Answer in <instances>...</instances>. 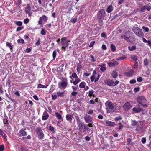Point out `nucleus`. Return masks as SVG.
Returning <instances> with one entry per match:
<instances>
[{
    "mask_svg": "<svg viewBox=\"0 0 151 151\" xmlns=\"http://www.w3.org/2000/svg\"><path fill=\"white\" fill-rule=\"evenodd\" d=\"M77 124L78 127V131L80 132H85L89 129L88 125L85 124L83 122L79 121L77 122Z\"/></svg>",
    "mask_w": 151,
    "mask_h": 151,
    "instance_id": "obj_1",
    "label": "nucleus"
},
{
    "mask_svg": "<svg viewBox=\"0 0 151 151\" xmlns=\"http://www.w3.org/2000/svg\"><path fill=\"white\" fill-rule=\"evenodd\" d=\"M137 101L139 104L144 107H147L148 106L147 100L144 96H140L137 99Z\"/></svg>",
    "mask_w": 151,
    "mask_h": 151,
    "instance_id": "obj_2",
    "label": "nucleus"
},
{
    "mask_svg": "<svg viewBox=\"0 0 151 151\" xmlns=\"http://www.w3.org/2000/svg\"><path fill=\"white\" fill-rule=\"evenodd\" d=\"M106 12L103 9H100L97 14L98 22L99 23H102L103 21L102 19L105 16Z\"/></svg>",
    "mask_w": 151,
    "mask_h": 151,
    "instance_id": "obj_3",
    "label": "nucleus"
},
{
    "mask_svg": "<svg viewBox=\"0 0 151 151\" xmlns=\"http://www.w3.org/2000/svg\"><path fill=\"white\" fill-rule=\"evenodd\" d=\"M132 31L137 36L139 37L143 36V34L141 29L136 27H134L132 29Z\"/></svg>",
    "mask_w": 151,
    "mask_h": 151,
    "instance_id": "obj_4",
    "label": "nucleus"
},
{
    "mask_svg": "<svg viewBox=\"0 0 151 151\" xmlns=\"http://www.w3.org/2000/svg\"><path fill=\"white\" fill-rule=\"evenodd\" d=\"M36 132L38 138L40 139H42L44 137V134L42 129L40 128H37Z\"/></svg>",
    "mask_w": 151,
    "mask_h": 151,
    "instance_id": "obj_5",
    "label": "nucleus"
},
{
    "mask_svg": "<svg viewBox=\"0 0 151 151\" xmlns=\"http://www.w3.org/2000/svg\"><path fill=\"white\" fill-rule=\"evenodd\" d=\"M106 108L107 109H110L111 111L114 110V104L110 101H108L105 103Z\"/></svg>",
    "mask_w": 151,
    "mask_h": 151,
    "instance_id": "obj_6",
    "label": "nucleus"
},
{
    "mask_svg": "<svg viewBox=\"0 0 151 151\" xmlns=\"http://www.w3.org/2000/svg\"><path fill=\"white\" fill-rule=\"evenodd\" d=\"M104 83L109 86H114V82L113 80L110 79L105 80L104 81Z\"/></svg>",
    "mask_w": 151,
    "mask_h": 151,
    "instance_id": "obj_7",
    "label": "nucleus"
},
{
    "mask_svg": "<svg viewBox=\"0 0 151 151\" xmlns=\"http://www.w3.org/2000/svg\"><path fill=\"white\" fill-rule=\"evenodd\" d=\"M68 85V81L67 79L66 78H63L62 81L61 82V86L63 87V89L66 88Z\"/></svg>",
    "mask_w": 151,
    "mask_h": 151,
    "instance_id": "obj_8",
    "label": "nucleus"
},
{
    "mask_svg": "<svg viewBox=\"0 0 151 151\" xmlns=\"http://www.w3.org/2000/svg\"><path fill=\"white\" fill-rule=\"evenodd\" d=\"M68 42H70V41H68V40H66L64 42H61L62 45L63 46L62 47V49H63L64 51H65L66 50V47H68Z\"/></svg>",
    "mask_w": 151,
    "mask_h": 151,
    "instance_id": "obj_9",
    "label": "nucleus"
},
{
    "mask_svg": "<svg viewBox=\"0 0 151 151\" xmlns=\"http://www.w3.org/2000/svg\"><path fill=\"white\" fill-rule=\"evenodd\" d=\"M132 126H136L137 127L141 129V127L140 126V121H136L135 120H132Z\"/></svg>",
    "mask_w": 151,
    "mask_h": 151,
    "instance_id": "obj_10",
    "label": "nucleus"
},
{
    "mask_svg": "<svg viewBox=\"0 0 151 151\" xmlns=\"http://www.w3.org/2000/svg\"><path fill=\"white\" fill-rule=\"evenodd\" d=\"M31 7L30 4H28L27 5V7L25 9V12L27 14H28L30 16H31V14H30L31 12Z\"/></svg>",
    "mask_w": 151,
    "mask_h": 151,
    "instance_id": "obj_11",
    "label": "nucleus"
},
{
    "mask_svg": "<svg viewBox=\"0 0 151 151\" xmlns=\"http://www.w3.org/2000/svg\"><path fill=\"white\" fill-rule=\"evenodd\" d=\"M84 119L86 123H89L92 122L91 117L88 115H86L84 117Z\"/></svg>",
    "mask_w": 151,
    "mask_h": 151,
    "instance_id": "obj_12",
    "label": "nucleus"
},
{
    "mask_svg": "<svg viewBox=\"0 0 151 151\" xmlns=\"http://www.w3.org/2000/svg\"><path fill=\"white\" fill-rule=\"evenodd\" d=\"M131 107V105L128 102H127L123 106V107L125 110H129Z\"/></svg>",
    "mask_w": 151,
    "mask_h": 151,
    "instance_id": "obj_13",
    "label": "nucleus"
},
{
    "mask_svg": "<svg viewBox=\"0 0 151 151\" xmlns=\"http://www.w3.org/2000/svg\"><path fill=\"white\" fill-rule=\"evenodd\" d=\"M133 110L135 113H140L143 111V110L141 108H137L136 107H134L133 108Z\"/></svg>",
    "mask_w": 151,
    "mask_h": 151,
    "instance_id": "obj_14",
    "label": "nucleus"
},
{
    "mask_svg": "<svg viewBox=\"0 0 151 151\" xmlns=\"http://www.w3.org/2000/svg\"><path fill=\"white\" fill-rule=\"evenodd\" d=\"M105 123L108 126H113L116 125L114 122L110 121L107 120L105 122Z\"/></svg>",
    "mask_w": 151,
    "mask_h": 151,
    "instance_id": "obj_15",
    "label": "nucleus"
},
{
    "mask_svg": "<svg viewBox=\"0 0 151 151\" xmlns=\"http://www.w3.org/2000/svg\"><path fill=\"white\" fill-rule=\"evenodd\" d=\"M49 115L46 111H45L43 114L42 119L43 120H46L49 117Z\"/></svg>",
    "mask_w": 151,
    "mask_h": 151,
    "instance_id": "obj_16",
    "label": "nucleus"
},
{
    "mask_svg": "<svg viewBox=\"0 0 151 151\" xmlns=\"http://www.w3.org/2000/svg\"><path fill=\"white\" fill-rule=\"evenodd\" d=\"M73 117V116L72 115L69 114H67L66 116V119L70 122L72 120V118Z\"/></svg>",
    "mask_w": 151,
    "mask_h": 151,
    "instance_id": "obj_17",
    "label": "nucleus"
},
{
    "mask_svg": "<svg viewBox=\"0 0 151 151\" xmlns=\"http://www.w3.org/2000/svg\"><path fill=\"white\" fill-rule=\"evenodd\" d=\"M65 93V91H63L62 92L58 91L57 92L58 97H63L64 96Z\"/></svg>",
    "mask_w": 151,
    "mask_h": 151,
    "instance_id": "obj_18",
    "label": "nucleus"
},
{
    "mask_svg": "<svg viewBox=\"0 0 151 151\" xmlns=\"http://www.w3.org/2000/svg\"><path fill=\"white\" fill-rule=\"evenodd\" d=\"M111 76L113 78H116L118 76V73L115 71H113L112 73Z\"/></svg>",
    "mask_w": 151,
    "mask_h": 151,
    "instance_id": "obj_19",
    "label": "nucleus"
},
{
    "mask_svg": "<svg viewBox=\"0 0 151 151\" xmlns=\"http://www.w3.org/2000/svg\"><path fill=\"white\" fill-rule=\"evenodd\" d=\"M121 37L122 38L124 39L128 42L129 41H130L129 38V37L125 35H122Z\"/></svg>",
    "mask_w": 151,
    "mask_h": 151,
    "instance_id": "obj_20",
    "label": "nucleus"
},
{
    "mask_svg": "<svg viewBox=\"0 0 151 151\" xmlns=\"http://www.w3.org/2000/svg\"><path fill=\"white\" fill-rule=\"evenodd\" d=\"M19 135L21 136H24L26 134V132L24 130L22 129L20 130L19 132Z\"/></svg>",
    "mask_w": 151,
    "mask_h": 151,
    "instance_id": "obj_21",
    "label": "nucleus"
},
{
    "mask_svg": "<svg viewBox=\"0 0 151 151\" xmlns=\"http://www.w3.org/2000/svg\"><path fill=\"white\" fill-rule=\"evenodd\" d=\"M48 85H44L41 84H38L37 85V88H46Z\"/></svg>",
    "mask_w": 151,
    "mask_h": 151,
    "instance_id": "obj_22",
    "label": "nucleus"
},
{
    "mask_svg": "<svg viewBox=\"0 0 151 151\" xmlns=\"http://www.w3.org/2000/svg\"><path fill=\"white\" fill-rule=\"evenodd\" d=\"M113 10L112 6H109L107 8L106 11L107 12L109 13L111 12Z\"/></svg>",
    "mask_w": 151,
    "mask_h": 151,
    "instance_id": "obj_23",
    "label": "nucleus"
},
{
    "mask_svg": "<svg viewBox=\"0 0 151 151\" xmlns=\"http://www.w3.org/2000/svg\"><path fill=\"white\" fill-rule=\"evenodd\" d=\"M0 134L1 136L3 137L4 139H6V136L5 135V134L3 132L2 130L0 129Z\"/></svg>",
    "mask_w": 151,
    "mask_h": 151,
    "instance_id": "obj_24",
    "label": "nucleus"
},
{
    "mask_svg": "<svg viewBox=\"0 0 151 151\" xmlns=\"http://www.w3.org/2000/svg\"><path fill=\"white\" fill-rule=\"evenodd\" d=\"M134 71L133 70H131L129 72H127L125 73V74L126 75L130 76H132L134 73Z\"/></svg>",
    "mask_w": 151,
    "mask_h": 151,
    "instance_id": "obj_25",
    "label": "nucleus"
},
{
    "mask_svg": "<svg viewBox=\"0 0 151 151\" xmlns=\"http://www.w3.org/2000/svg\"><path fill=\"white\" fill-rule=\"evenodd\" d=\"M110 48L113 52H114L116 50V46L113 44H111V45Z\"/></svg>",
    "mask_w": 151,
    "mask_h": 151,
    "instance_id": "obj_26",
    "label": "nucleus"
},
{
    "mask_svg": "<svg viewBox=\"0 0 151 151\" xmlns=\"http://www.w3.org/2000/svg\"><path fill=\"white\" fill-rule=\"evenodd\" d=\"M47 17L45 15H43L42 17H40L39 19H42L45 22L47 21Z\"/></svg>",
    "mask_w": 151,
    "mask_h": 151,
    "instance_id": "obj_27",
    "label": "nucleus"
},
{
    "mask_svg": "<svg viewBox=\"0 0 151 151\" xmlns=\"http://www.w3.org/2000/svg\"><path fill=\"white\" fill-rule=\"evenodd\" d=\"M129 50L130 51H133L135 50L136 49V47L135 46H133L132 47L129 46L128 47Z\"/></svg>",
    "mask_w": 151,
    "mask_h": 151,
    "instance_id": "obj_28",
    "label": "nucleus"
},
{
    "mask_svg": "<svg viewBox=\"0 0 151 151\" xmlns=\"http://www.w3.org/2000/svg\"><path fill=\"white\" fill-rule=\"evenodd\" d=\"M85 83L84 82H81L79 85V86L81 88H83L85 87Z\"/></svg>",
    "mask_w": 151,
    "mask_h": 151,
    "instance_id": "obj_29",
    "label": "nucleus"
},
{
    "mask_svg": "<svg viewBox=\"0 0 151 151\" xmlns=\"http://www.w3.org/2000/svg\"><path fill=\"white\" fill-rule=\"evenodd\" d=\"M6 46L9 47L10 50L13 49V47L12 46V43L10 42H6Z\"/></svg>",
    "mask_w": 151,
    "mask_h": 151,
    "instance_id": "obj_30",
    "label": "nucleus"
},
{
    "mask_svg": "<svg viewBox=\"0 0 151 151\" xmlns=\"http://www.w3.org/2000/svg\"><path fill=\"white\" fill-rule=\"evenodd\" d=\"M131 58L132 59L135 61H137L138 60L137 56L135 55L132 56Z\"/></svg>",
    "mask_w": 151,
    "mask_h": 151,
    "instance_id": "obj_31",
    "label": "nucleus"
},
{
    "mask_svg": "<svg viewBox=\"0 0 151 151\" xmlns=\"http://www.w3.org/2000/svg\"><path fill=\"white\" fill-rule=\"evenodd\" d=\"M55 115L59 119H61L62 118L61 115L58 113H56Z\"/></svg>",
    "mask_w": 151,
    "mask_h": 151,
    "instance_id": "obj_32",
    "label": "nucleus"
},
{
    "mask_svg": "<svg viewBox=\"0 0 151 151\" xmlns=\"http://www.w3.org/2000/svg\"><path fill=\"white\" fill-rule=\"evenodd\" d=\"M126 58V57L125 56H123L121 57L117 58H116V60L118 61L122 60Z\"/></svg>",
    "mask_w": 151,
    "mask_h": 151,
    "instance_id": "obj_33",
    "label": "nucleus"
},
{
    "mask_svg": "<svg viewBox=\"0 0 151 151\" xmlns=\"http://www.w3.org/2000/svg\"><path fill=\"white\" fill-rule=\"evenodd\" d=\"M17 42L18 43H22L23 44L24 43V41L23 39H19L17 40Z\"/></svg>",
    "mask_w": 151,
    "mask_h": 151,
    "instance_id": "obj_34",
    "label": "nucleus"
},
{
    "mask_svg": "<svg viewBox=\"0 0 151 151\" xmlns=\"http://www.w3.org/2000/svg\"><path fill=\"white\" fill-rule=\"evenodd\" d=\"M51 96L52 97V99L54 100H55L57 99L58 96L57 95H56L55 94H52L51 95Z\"/></svg>",
    "mask_w": 151,
    "mask_h": 151,
    "instance_id": "obj_35",
    "label": "nucleus"
},
{
    "mask_svg": "<svg viewBox=\"0 0 151 151\" xmlns=\"http://www.w3.org/2000/svg\"><path fill=\"white\" fill-rule=\"evenodd\" d=\"M56 51L55 50L52 53V56L53 58V60H54L56 58Z\"/></svg>",
    "mask_w": 151,
    "mask_h": 151,
    "instance_id": "obj_36",
    "label": "nucleus"
},
{
    "mask_svg": "<svg viewBox=\"0 0 151 151\" xmlns=\"http://www.w3.org/2000/svg\"><path fill=\"white\" fill-rule=\"evenodd\" d=\"M144 65L145 66H147L149 64V62L148 60L147 59H145L144 60Z\"/></svg>",
    "mask_w": 151,
    "mask_h": 151,
    "instance_id": "obj_37",
    "label": "nucleus"
},
{
    "mask_svg": "<svg viewBox=\"0 0 151 151\" xmlns=\"http://www.w3.org/2000/svg\"><path fill=\"white\" fill-rule=\"evenodd\" d=\"M15 23L17 25L19 26H21L22 24V22L20 21H17Z\"/></svg>",
    "mask_w": 151,
    "mask_h": 151,
    "instance_id": "obj_38",
    "label": "nucleus"
},
{
    "mask_svg": "<svg viewBox=\"0 0 151 151\" xmlns=\"http://www.w3.org/2000/svg\"><path fill=\"white\" fill-rule=\"evenodd\" d=\"M72 76L73 78H75L76 79L77 78H78V77L76 73H73L72 75Z\"/></svg>",
    "mask_w": 151,
    "mask_h": 151,
    "instance_id": "obj_39",
    "label": "nucleus"
},
{
    "mask_svg": "<svg viewBox=\"0 0 151 151\" xmlns=\"http://www.w3.org/2000/svg\"><path fill=\"white\" fill-rule=\"evenodd\" d=\"M122 119V118L120 116L116 117L114 119L116 121H117Z\"/></svg>",
    "mask_w": 151,
    "mask_h": 151,
    "instance_id": "obj_40",
    "label": "nucleus"
},
{
    "mask_svg": "<svg viewBox=\"0 0 151 151\" xmlns=\"http://www.w3.org/2000/svg\"><path fill=\"white\" fill-rule=\"evenodd\" d=\"M3 122L4 124H7L8 123V120L6 118H4L3 119Z\"/></svg>",
    "mask_w": 151,
    "mask_h": 151,
    "instance_id": "obj_41",
    "label": "nucleus"
},
{
    "mask_svg": "<svg viewBox=\"0 0 151 151\" xmlns=\"http://www.w3.org/2000/svg\"><path fill=\"white\" fill-rule=\"evenodd\" d=\"M94 92V91H93L92 90H91L90 91H89V93L88 96L90 97L92 96V94Z\"/></svg>",
    "mask_w": 151,
    "mask_h": 151,
    "instance_id": "obj_42",
    "label": "nucleus"
},
{
    "mask_svg": "<svg viewBox=\"0 0 151 151\" xmlns=\"http://www.w3.org/2000/svg\"><path fill=\"white\" fill-rule=\"evenodd\" d=\"M145 7L146 9H147L148 11H149L151 9V7L148 6V5H145Z\"/></svg>",
    "mask_w": 151,
    "mask_h": 151,
    "instance_id": "obj_43",
    "label": "nucleus"
},
{
    "mask_svg": "<svg viewBox=\"0 0 151 151\" xmlns=\"http://www.w3.org/2000/svg\"><path fill=\"white\" fill-rule=\"evenodd\" d=\"M40 33L42 35H45L46 34L45 31V30L43 29L41 30Z\"/></svg>",
    "mask_w": 151,
    "mask_h": 151,
    "instance_id": "obj_44",
    "label": "nucleus"
},
{
    "mask_svg": "<svg viewBox=\"0 0 151 151\" xmlns=\"http://www.w3.org/2000/svg\"><path fill=\"white\" fill-rule=\"evenodd\" d=\"M57 69L58 70V71L60 72H62L63 71V68H61V67H59L57 68Z\"/></svg>",
    "mask_w": 151,
    "mask_h": 151,
    "instance_id": "obj_45",
    "label": "nucleus"
},
{
    "mask_svg": "<svg viewBox=\"0 0 151 151\" xmlns=\"http://www.w3.org/2000/svg\"><path fill=\"white\" fill-rule=\"evenodd\" d=\"M10 84H11V81L9 79L7 81V82L6 83V85H8V86L9 87H10Z\"/></svg>",
    "mask_w": 151,
    "mask_h": 151,
    "instance_id": "obj_46",
    "label": "nucleus"
},
{
    "mask_svg": "<svg viewBox=\"0 0 151 151\" xmlns=\"http://www.w3.org/2000/svg\"><path fill=\"white\" fill-rule=\"evenodd\" d=\"M142 78L141 77H140L137 78V80L138 82H141L142 81Z\"/></svg>",
    "mask_w": 151,
    "mask_h": 151,
    "instance_id": "obj_47",
    "label": "nucleus"
},
{
    "mask_svg": "<svg viewBox=\"0 0 151 151\" xmlns=\"http://www.w3.org/2000/svg\"><path fill=\"white\" fill-rule=\"evenodd\" d=\"M136 81L135 79H132L130 81V84H132L136 83Z\"/></svg>",
    "mask_w": 151,
    "mask_h": 151,
    "instance_id": "obj_48",
    "label": "nucleus"
},
{
    "mask_svg": "<svg viewBox=\"0 0 151 151\" xmlns=\"http://www.w3.org/2000/svg\"><path fill=\"white\" fill-rule=\"evenodd\" d=\"M108 65L110 67H113L115 66L114 64L111 62H110L109 63Z\"/></svg>",
    "mask_w": 151,
    "mask_h": 151,
    "instance_id": "obj_49",
    "label": "nucleus"
},
{
    "mask_svg": "<svg viewBox=\"0 0 151 151\" xmlns=\"http://www.w3.org/2000/svg\"><path fill=\"white\" fill-rule=\"evenodd\" d=\"M142 28L145 30V32H148L149 30V29L148 28L145 27L144 26L142 27Z\"/></svg>",
    "mask_w": 151,
    "mask_h": 151,
    "instance_id": "obj_50",
    "label": "nucleus"
},
{
    "mask_svg": "<svg viewBox=\"0 0 151 151\" xmlns=\"http://www.w3.org/2000/svg\"><path fill=\"white\" fill-rule=\"evenodd\" d=\"M29 22V19L28 18L25 19L24 21V23L25 24H27Z\"/></svg>",
    "mask_w": 151,
    "mask_h": 151,
    "instance_id": "obj_51",
    "label": "nucleus"
},
{
    "mask_svg": "<svg viewBox=\"0 0 151 151\" xmlns=\"http://www.w3.org/2000/svg\"><path fill=\"white\" fill-rule=\"evenodd\" d=\"M139 87L135 88L134 89V91L135 92H137L139 91Z\"/></svg>",
    "mask_w": 151,
    "mask_h": 151,
    "instance_id": "obj_52",
    "label": "nucleus"
},
{
    "mask_svg": "<svg viewBox=\"0 0 151 151\" xmlns=\"http://www.w3.org/2000/svg\"><path fill=\"white\" fill-rule=\"evenodd\" d=\"M90 58L91 59V61L92 62H94L96 60L94 59V57L93 55H91L90 56Z\"/></svg>",
    "mask_w": 151,
    "mask_h": 151,
    "instance_id": "obj_53",
    "label": "nucleus"
},
{
    "mask_svg": "<svg viewBox=\"0 0 151 151\" xmlns=\"http://www.w3.org/2000/svg\"><path fill=\"white\" fill-rule=\"evenodd\" d=\"M77 18H75L71 20V22L73 23H74L76 22L77 21Z\"/></svg>",
    "mask_w": 151,
    "mask_h": 151,
    "instance_id": "obj_54",
    "label": "nucleus"
},
{
    "mask_svg": "<svg viewBox=\"0 0 151 151\" xmlns=\"http://www.w3.org/2000/svg\"><path fill=\"white\" fill-rule=\"evenodd\" d=\"M100 70L102 72H104L106 70V68L105 67H102L100 69Z\"/></svg>",
    "mask_w": 151,
    "mask_h": 151,
    "instance_id": "obj_55",
    "label": "nucleus"
},
{
    "mask_svg": "<svg viewBox=\"0 0 151 151\" xmlns=\"http://www.w3.org/2000/svg\"><path fill=\"white\" fill-rule=\"evenodd\" d=\"M49 130L51 131H54V127L52 126H49Z\"/></svg>",
    "mask_w": 151,
    "mask_h": 151,
    "instance_id": "obj_56",
    "label": "nucleus"
},
{
    "mask_svg": "<svg viewBox=\"0 0 151 151\" xmlns=\"http://www.w3.org/2000/svg\"><path fill=\"white\" fill-rule=\"evenodd\" d=\"M94 41H93L92 42H91L90 43V44L89 45V47H93L94 44Z\"/></svg>",
    "mask_w": 151,
    "mask_h": 151,
    "instance_id": "obj_57",
    "label": "nucleus"
},
{
    "mask_svg": "<svg viewBox=\"0 0 151 151\" xmlns=\"http://www.w3.org/2000/svg\"><path fill=\"white\" fill-rule=\"evenodd\" d=\"M95 78V76H94L93 75V76H91L90 77V79H91V81L92 82H93V81L94 80Z\"/></svg>",
    "mask_w": 151,
    "mask_h": 151,
    "instance_id": "obj_58",
    "label": "nucleus"
},
{
    "mask_svg": "<svg viewBox=\"0 0 151 151\" xmlns=\"http://www.w3.org/2000/svg\"><path fill=\"white\" fill-rule=\"evenodd\" d=\"M40 39L39 38L38 40L35 43V44L37 46H38L40 45Z\"/></svg>",
    "mask_w": 151,
    "mask_h": 151,
    "instance_id": "obj_59",
    "label": "nucleus"
},
{
    "mask_svg": "<svg viewBox=\"0 0 151 151\" xmlns=\"http://www.w3.org/2000/svg\"><path fill=\"white\" fill-rule=\"evenodd\" d=\"M101 36L103 37H106V35L105 32H103L101 34Z\"/></svg>",
    "mask_w": 151,
    "mask_h": 151,
    "instance_id": "obj_60",
    "label": "nucleus"
},
{
    "mask_svg": "<svg viewBox=\"0 0 151 151\" xmlns=\"http://www.w3.org/2000/svg\"><path fill=\"white\" fill-rule=\"evenodd\" d=\"M78 88V86H77L76 87H74V86H72V88L73 91H76Z\"/></svg>",
    "mask_w": 151,
    "mask_h": 151,
    "instance_id": "obj_61",
    "label": "nucleus"
},
{
    "mask_svg": "<svg viewBox=\"0 0 151 151\" xmlns=\"http://www.w3.org/2000/svg\"><path fill=\"white\" fill-rule=\"evenodd\" d=\"M85 139H86V141H90L91 139H90V137H89L88 136H86L85 137Z\"/></svg>",
    "mask_w": 151,
    "mask_h": 151,
    "instance_id": "obj_62",
    "label": "nucleus"
},
{
    "mask_svg": "<svg viewBox=\"0 0 151 151\" xmlns=\"http://www.w3.org/2000/svg\"><path fill=\"white\" fill-rule=\"evenodd\" d=\"M119 130H121L123 127V125L121 123H119Z\"/></svg>",
    "mask_w": 151,
    "mask_h": 151,
    "instance_id": "obj_63",
    "label": "nucleus"
},
{
    "mask_svg": "<svg viewBox=\"0 0 151 151\" xmlns=\"http://www.w3.org/2000/svg\"><path fill=\"white\" fill-rule=\"evenodd\" d=\"M4 146L1 145L0 146V151H3L4 150Z\"/></svg>",
    "mask_w": 151,
    "mask_h": 151,
    "instance_id": "obj_64",
    "label": "nucleus"
}]
</instances>
